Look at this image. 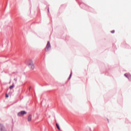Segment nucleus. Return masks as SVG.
Listing matches in <instances>:
<instances>
[{"mask_svg":"<svg viewBox=\"0 0 131 131\" xmlns=\"http://www.w3.org/2000/svg\"><path fill=\"white\" fill-rule=\"evenodd\" d=\"M0 130L1 131H6V128H5L4 126H3V124H0Z\"/></svg>","mask_w":131,"mask_h":131,"instance_id":"obj_5","label":"nucleus"},{"mask_svg":"<svg viewBox=\"0 0 131 131\" xmlns=\"http://www.w3.org/2000/svg\"><path fill=\"white\" fill-rule=\"evenodd\" d=\"M14 80H15V81H17V78H14Z\"/></svg>","mask_w":131,"mask_h":131,"instance_id":"obj_12","label":"nucleus"},{"mask_svg":"<svg viewBox=\"0 0 131 131\" xmlns=\"http://www.w3.org/2000/svg\"><path fill=\"white\" fill-rule=\"evenodd\" d=\"M48 12H50V10L49 9H48Z\"/></svg>","mask_w":131,"mask_h":131,"instance_id":"obj_13","label":"nucleus"},{"mask_svg":"<svg viewBox=\"0 0 131 131\" xmlns=\"http://www.w3.org/2000/svg\"><path fill=\"white\" fill-rule=\"evenodd\" d=\"M115 32V30L111 31V33H114Z\"/></svg>","mask_w":131,"mask_h":131,"instance_id":"obj_10","label":"nucleus"},{"mask_svg":"<svg viewBox=\"0 0 131 131\" xmlns=\"http://www.w3.org/2000/svg\"><path fill=\"white\" fill-rule=\"evenodd\" d=\"M71 76H72V73H71L70 75L69 79H70V78H71Z\"/></svg>","mask_w":131,"mask_h":131,"instance_id":"obj_9","label":"nucleus"},{"mask_svg":"<svg viewBox=\"0 0 131 131\" xmlns=\"http://www.w3.org/2000/svg\"><path fill=\"white\" fill-rule=\"evenodd\" d=\"M56 125L58 129H59V130H60V127L59 126V125L57 123H56Z\"/></svg>","mask_w":131,"mask_h":131,"instance_id":"obj_7","label":"nucleus"},{"mask_svg":"<svg viewBox=\"0 0 131 131\" xmlns=\"http://www.w3.org/2000/svg\"><path fill=\"white\" fill-rule=\"evenodd\" d=\"M27 65H28L29 68H30V69H31V70H34V63H33V60H32V59H29L27 61Z\"/></svg>","mask_w":131,"mask_h":131,"instance_id":"obj_1","label":"nucleus"},{"mask_svg":"<svg viewBox=\"0 0 131 131\" xmlns=\"http://www.w3.org/2000/svg\"><path fill=\"white\" fill-rule=\"evenodd\" d=\"M124 76H125V77H127V78H128V79H129V80H131V75H130V74H125Z\"/></svg>","mask_w":131,"mask_h":131,"instance_id":"obj_4","label":"nucleus"},{"mask_svg":"<svg viewBox=\"0 0 131 131\" xmlns=\"http://www.w3.org/2000/svg\"><path fill=\"white\" fill-rule=\"evenodd\" d=\"M25 114H27V113L26 112H25V111H22L20 112H19L17 114L18 116L21 117V116H23V115H25Z\"/></svg>","mask_w":131,"mask_h":131,"instance_id":"obj_3","label":"nucleus"},{"mask_svg":"<svg viewBox=\"0 0 131 131\" xmlns=\"http://www.w3.org/2000/svg\"><path fill=\"white\" fill-rule=\"evenodd\" d=\"M50 50H51V43H50V41H48L47 42V45L45 48V52H49V51H50Z\"/></svg>","mask_w":131,"mask_h":131,"instance_id":"obj_2","label":"nucleus"},{"mask_svg":"<svg viewBox=\"0 0 131 131\" xmlns=\"http://www.w3.org/2000/svg\"><path fill=\"white\" fill-rule=\"evenodd\" d=\"M32 119V116L31 115H29L28 117V121L30 122Z\"/></svg>","mask_w":131,"mask_h":131,"instance_id":"obj_6","label":"nucleus"},{"mask_svg":"<svg viewBox=\"0 0 131 131\" xmlns=\"http://www.w3.org/2000/svg\"><path fill=\"white\" fill-rule=\"evenodd\" d=\"M14 84L11 85V86L9 87L10 90H12V89H13V88H14Z\"/></svg>","mask_w":131,"mask_h":131,"instance_id":"obj_8","label":"nucleus"},{"mask_svg":"<svg viewBox=\"0 0 131 131\" xmlns=\"http://www.w3.org/2000/svg\"><path fill=\"white\" fill-rule=\"evenodd\" d=\"M6 98H9V95H8L7 94H6Z\"/></svg>","mask_w":131,"mask_h":131,"instance_id":"obj_11","label":"nucleus"}]
</instances>
